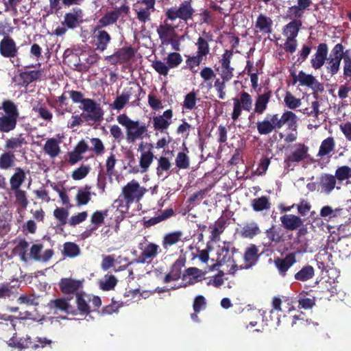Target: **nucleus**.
Wrapping results in <instances>:
<instances>
[{"mask_svg":"<svg viewBox=\"0 0 351 351\" xmlns=\"http://www.w3.org/2000/svg\"><path fill=\"white\" fill-rule=\"evenodd\" d=\"M117 122L125 128V138L128 144H134L143 141L148 135L145 123L138 120L131 119L126 114H121L117 117Z\"/></svg>","mask_w":351,"mask_h":351,"instance_id":"obj_1","label":"nucleus"},{"mask_svg":"<svg viewBox=\"0 0 351 351\" xmlns=\"http://www.w3.org/2000/svg\"><path fill=\"white\" fill-rule=\"evenodd\" d=\"M145 192V188L141 186L138 181L132 180L122 188L121 193L119 198L114 201V204L118 208L122 207L128 210L130 205L138 202Z\"/></svg>","mask_w":351,"mask_h":351,"instance_id":"obj_2","label":"nucleus"},{"mask_svg":"<svg viewBox=\"0 0 351 351\" xmlns=\"http://www.w3.org/2000/svg\"><path fill=\"white\" fill-rule=\"evenodd\" d=\"M153 149L154 146L152 143L143 141L140 143L137 148V151L140 154L138 156V165L133 167V165L135 163L133 157L128 162L129 167H132L133 172L144 173L149 170L155 158Z\"/></svg>","mask_w":351,"mask_h":351,"instance_id":"obj_3","label":"nucleus"},{"mask_svg":"<svg viewBox=\"0 0 351 351\" xmlns=\"http://www.w3.org/2000/svg\"><path fill=\"white\" fill-rule=\"evenodd\" d=\"M195 10L192 8L191 2L185 1L182 2L178 7H172L169 8L165 12V16L171 22H174L178 19L180 21V27H183L186 22L191 19Z\"/></svg>","mask_w":351,"mask_h":351,"instance_id":"obj_4","label":"nucleus"},{"mask_svg":"<svg viewBox=\"0 0 351 351\" xmlns=\"http://www.w3.org/2000/svg\"><path fill=\"white\" fill-rule=\"evenodd\" d=\"M231 249L234 250L230 243L225 242L219 245L217 250V261L219 265H226V271L233 274L239 269V267L232 259L233 252H230Z\"/></svg>","mask_w":351,"mask_h":351,"instance_id":"obj_5","label":"nucleus"},{"mask_svg":"<svg viewBox=\"0 0 351 351\" xmlns=\"http://www.w3.org/2000/svg\"><path fill=\"white\" fill-rule=\"evenodd\" d=\"M231 118L234 122L237 121L241 114L242 110L250 112L252 107V98L247 92H241L239 97H234Z\"/></svg>","mask_w":351,"mask_h":351,"instance_id":"obj_6","label":"nucleus"},{"mask_svg":"<svg viewBox=\"0 0 351 351\" xmlns=\"http://www.w3.org/2000/svg\"><path fill=\"white\" fill-rule=\"evenodd\" d=\"M139 249L141 252L139 256L134 260L131 263H148L155 258L158 254L160 247L154 243H141Z\"/></svg>","mask_w":351,"mask_h":351,"instance_id":"obj_7","label":"nucleus"},{"mask_svg":"<svg viewBox=\"0 0 351 351\" xmlns=\"http://www.w3.org/2000/svg\"><path fill=\"white\" fill-rule=\"evenodd\" d=\"M180 27V24H174L173 22H171L170 19L167 17L165 21L158 27L157 34L158 37L163 45H167V41L171 39L172 38H177L178 34L176 29Z\"/></svg>","mask_w":351,"mask_h":351,"instance_id":"obj_8","label":"nucleus"},{"mask_svg":"<svg viewBox=\"0 0 351 351\" xmlns=\"http://www.w3.org/2000/svg\"><path fill=\"white\" fill-rule=\"evenodd\" d=\"M296 83L315 91L323 89L322 84L313 75L308 74L303 71H300L297 75H293V84Z\"/></svg>","mask_w":351,"mask_h":351,"instance_id":"obj_9","label":"nucleus"},{"mask_svg":"<svg viewBox=\"0 0 351 351\" xmlns=\"http://www.w3.org/2000/svg\"><path fill=\"white\" fill-rule=\"evenodd\" d=\"M143 93V89L138 85H136L134 87H130L128 89L124 90V91L114 99L113 103L111 104L112 108L121 110H122L125 104L129 101L132 95L136 94V100H140V95Z\"/></svg>","mask_w":351,"mask_h":351,"instance_id":"obj_10","label":"nucleus"},{"mask_svg":"<svg viewBox=\"0 0 351 351\" xmlns=\"http://www.w3.org/2000/svg\"><path fill=\"white\" fill-rule=\"evenodd\" d=\"M232 56V51L226 50L219 60L220 66L217 71L219 73L221 78L224 80H230L233 77L234 68L230 66Z\"/></svg>","mask_w":351,"mask_h":351,"instance_id":"obj_11","label":"nucleus"},{"mask_svg":"<svg viewBox=\"0 0 351 351\" xmlns=\"http://www.w3.org/2000/svg\"><path fill=\"white\" fill-rule=\"evenodd\" d=\"M82 109L87 113L86 116V119L96 121L102 118L103 110L100 104H97L91 99H86L83 101Z\"/></svg>","mask_w":351,"mask_h":351,"instance_id":"obj_12","label":"nucleus"},{"mask_svg":"<svg viewBox=\"0 0 351 351\" xmlns=\"http://www.w3.org/2000/svg\"><path fill=\"white\" fill-rule=\"evenodd\" d=\"M173 116V110L168 109L162 114L154 117L152 123L154 130L163 132L167 130L172 123Z\"/></svg>","mask_w":351,"mask_h":351,"instance_id":"obj_13","label":"nucleus"},{"mask_svg":"<svg viewBox=\"0 0 351 351\" xmlns=\"http://www.w3.org/2000/svg\"><path fill=\"white\" fill-rule=\"evenodd\" d=\"M84 280H77L71 278H62L59 282L61 291L64 294H73L82 288Z\"/></svg>","mask_w":351,"mask_h":351,"instance_id":"obj_14","label":"nucleus"},{"mask_svg":"<svg viewBox=\"0 0 351 351\" xmlns=\"http://www.w3.org/2000/svg\"><path fill=\"white\" fill-rule=\"evenodd\" d=\"M52 341L46 337H36V339H32L29 336L21 338V343L19 344L23 348H29L36 350L38 348H43L46 346H51Z\"/></svg>","mask_w":351,"mask_h":351,"instance_id":"obj_15","label":"nucleus"},{"mask_svg":"<svg viewBox=\"0 0 351 351\" xmlns=\"http://www.w3.org/2000/svg\"><path fill=\"white\" fill-rule=\"evenodd\" d=\"M308 147L303 144L295 145L285 162L288 166L292 162H298L307 158Z\"/></svg>","mask_w":351,"mask_h":351,"instance_id":"obj_16","label":"nucleus"},{"mask_svg":"<svg viewBox=\"0 0 351 351\" xmlns=\"http://www.w3.org/2000/svg\"><path fill=\"white\" fill-rule=\"evenodd\" d=\"M0 53L4 58H14L18 54L15 41L10 36H5L0 42Z\"/></svg>","mask_w":351,"mask_h":351,"instance_id":"obj_17","label":"nucleus"},{"mask_svg":"<svg viewBox=\"0 0 351 351\" xmlns=\"http://www.w3.org/2000/svg\"><path fill=\"white\" fill-rule=\"evenodd\" d=\"M93 31L96 49L99 51H104L107 49L108 45L110 43V35L106 31L97 27H95Z\"/></svg>","mask_w":351,"mask_h":351,"instance_id":"obj_18","label":"nucleus"},{"mask_svg":"<svg viewBox=\"0 0 351 351\" xmlns=\"http://www.w3.org/2000/svg\"><path fill=\"white\" fill-rule=\"evenodd\" d=\"M134 56V51L131 47H123L119 49L111 56L106 57V60L112 64L123 63L128 62Z\"/></svg>","mask_w":351,"mask_h":351,"instance_id":"obj_19","label":"nucleus"},{"mask_svg":"<svg viewBox=\"0 0 351 351\" xmlns=\"http://www.w3.org/2000/svg\"><path fill=\"white\" fill-rule=\"evenodd\" d=\"M257 130L261 135H266L272 132L276 128L278 129V114L271 115L269 118L267 117L257 123Z\"/></svg>","mask_w":351,"mask_h":351,"instance_id":"obj_20","label":"nucleus"},{"mask_svg":"<svg viewBox=\"0 0 351 351\" xmlns=\"http://www.w3.org/2000/svg\"><path fill=\"white\" fill-rule=\"evenodd\" d=\"M76 302L79 307H96L101 304L99 297L83 291L76 293Z\"/></svg>","mask_w":351,"mask_h":351,"instance_id":"obj_21","label":"nucleus"},{"mask_svg":"<svg viewBox=\"0 0 351 351\" xmlns=\"http://www.w3.org/2000/svg\"><path fill=\"white\" fill-rule=\"evenodd\" d=\"M328 46L326 43H321L318 45L315 53L311 60L312 67L317 70L320 69L325 63L328 55Z\"/></svg>","mask_w":351,"mask_h":351,"instance_id":"obj_22","label":"nucleus"},{"mask_svg":"<svg viewBox=\"0 0 351 351\" xmlns=\"http://www.w3.org/2000/svg\"><path fill=\"white\" fill-rule=\"evenodd\" d=\"M273 21L265 14H260L254 23L255 32L269 34L272 32Z\"/></svg>","mask_w":351,"mask_h":351,"instance_id":"obj_23","label":"nucleus"},{"mask_svg":"<svg viewBox=\"0 0 351 351\" xmlns=\"http://www.w3.org/2000/svg\"><path fill=\"white\" fill-rule=\"evenodd\" d=\"M82 22V10L80 8H74L71 12L65 14L63 24L69 28L73 29Z\"/></svg>","mask_w":351,"mask_h":351,"instance_id":"obj_24","label":"nucleus"},{"mask_svg":"<svg viewBox=\"0 0 351 351\" xmlns=\"http://www.w3.org/2000/svg\"><path fill=\"white\" fill-rule=\"evenodd\" d=\"M283 228L287 230H295L303 224V220L299 216L293 214H285L280 217Z\"/></svg>","mask_w":351,"mask_h":351,"instance_id":"obj_25","label":"nucleus"},{"mask_svg":"<svg viewBox=\"0 0 351 351\" xmlns=\"http://www.w3.org/2000/svg\"><path fill=\"white\" fill-rule=\"evenodd\" d=\"M204 37L199 36L195 43L197 47L196 54L204 58L210 53L209 41L213 40V36L209 33L204 32Z\"/></svg>","mask_w":351,"mask_h":351,"instance_id":"obj_26","label":"nucleus"},{"mask_svg":"<svg viewBox=\"0 0 351 351\" xmlns=\"http://www.w3.org/2000/svg\"><path fill=\"white\" fill-rule=\"evenodd\" d=\"M337 179L335 176L325 173L320 178L319 186L322 191L326 194H329L336 188L337 190L341 189L340 186H336Z\"/></svg>","mask_w":351,"mask_h":351,"instance_id":"obj_27","label":"nucleus"},{"mask_svg":"<svg viewBox=\"0 0 351 351\" xmlns=\"http://www.w3.org/2000/svg\"><path fill=\"white\" fill-rule=\"evenodd\" d=\"M204 272L197 267H189L182 275V280L189 285H193L202 280Z\"/></svg>","mask_w":351,"mask_h":351,"instance_id":"obj_28","label":"nucleus"},{"mask_svg":"<svg viewBox=\"0 0 351 351\" xmlns=\"http://www.w3.org/2000/svg\"><path fill=\"white\" fill-rule=\"evenodd\" d=\"M296 262L295 254L290 253L284 258H278L275 261V265L280 274L285 276L287 270Z\"/></svg>","mask_w":351,"mask_h":351,"instance_id":"obj_29","label":"nucleus"},{"mask_svg":"<svg viewBox=\"0 0 351 351\" xmlns=\"http://www.w3.org/2000/svg\"><path fill=\"white\" fill-rule=\"evenodd\" d=\"M61 312L65 313L68 316L60 315L62 319H83L89 314L92 311L90 308H58Z\"/></svg>","mask_w":351,"mask_h":351,"instance_id":"obj_30","label":"nucleus"},{"mask_svg":"<svg viewBox=\"0 0 351 351\" xmlns=\"http://www.w3.org/2000/svg\"><path fill=\"white\" fill-rule=\"evenodd\" d=\"M259 250L257 246L254 244L250 245L244 252L243 258L246 263L245 267H239V269L248 268L254 265L258 258Z\"/></svg>","mask_w":351,"mask_h":351,"instance_id":"obj_31","label":"nucleus"},{"mask_svg":"<svg viewBox=\"0 0 351 351\" xmlns=\"http://www.w3.org/2000/svg\"><path fill=\"white\" fill-rule=\"evenodd\" d=\"M60 143V141L53 138L47 139L43 147L44 152L52 158L57 157L61 151Z\"/></svg>","mask_w":351,"mask_h":351,"instance_id":"obj_32","label":"nucleus"},{"mask_svg":"<svg viewBox=\"0 0 351 351\" xmlns=\"http://www.w3.org/2000/svg\"><path fill=\"white\" fill-rule=\"evenodd\" d=\"M95 194L91 192V186L86 185L78 189L75 199L77 206H83L87 204L91 199V196Z\"/></svg>","mask_w":351,"mask_h":351,"instance_id":"obj_33","label":"nucleus"},{"mask_svg":"<svg viewBox=\"0 0 351 351\" xmlns=\"http://www.w3.org/2000/svg\"><path fill=\"white\" fill-rule=\"evenodd\" d=\"M32 111L37 114V117L43 119L47 123L51 122L53 113L46 108L44 104L40 102L34 104Z\"/></svg>","mask_w":351,"mask_h":351,"instance_id":"obj_34","label":"nucleus"},{"mask_svg":"<svg viewBox=\"0 0 351 351\" xmlns=\"http://www.w3.org/2000/svg\"><path fill=\"white\" fill-rule=\"evenodd\" d=\"M271 97V92L269 90L259 95L255 102L254 112L257 114H263L267 108Z\"/></svg>","mask_w":351,"mask_h":351,"instance_id":"obj_35","label":"nucleus"},{"mask_svg":"<svg viewBox=\"0 0 351 351\" xmlns=\"http://www.w3.org/2000/svg\"><path fill=\"white\" fill-rule=\"evenodd\" d=\"M25 179L26 173L25 171L20 167L16 168L15 172L10 178V189H20Z\"/></svg>","mask_w":351,"mask_h":351,"instance_id":"obj_36","label":"nucleus"},{"mask_svg":"<svg viewBox=\"0 0 351 351\" xmlns=\"http://www.w3.org/2000/svg\"><path fill=\"white\" fill-rule=\"evenodd\" d=\"M171 167L170 160L165 156L158 159L156 174L160 178H166L169 176V171Z\"/></svg>","mask_w":351,"mask_h":351,"instance_id":"obj_37","label":"nucleus"},{"mask_svg":"<svg viewBox=\"0 0 351 351\" xmlns=\"http://www.w3.org/2000/svg\"><path fill=\"white\" fill-rule=\"evenodd\" d=\"M343 209L341 208H333L330 206H324L319 211V215L326 221H331L332 219L341 216Z\"/></svg>","mask_w":351,"mask_h":351,"instance_id":"obj_38","label":"nucleus"},{"mask_svg":"<svg viewBox=\"0 0 351 351\" xmlns=\"http://www.w3.org/2000/svg\"><path fill=\"white\" fill-rule=\"evenodd\" d=\"M301 26V21L293 20L285 26L282 34L286 38H296Z\"/></svg>","mask_w":351,"mask_h":351,"instance_id":"obj_39","label":"nucleus"},{"mask_svg":"<svg viewBox=\"0 0 351 351\" xmlns=\"http://www.w3.org/2000/svg\"><path fill=\"white\" fill-rule=\"evenodd\" d=\"M261 232L258 223L251 221L244 224L241 230V234L243 238L252 239Z\"/></svg>","mask_w":351,"mask_h":351,"instance_id":"obj_40","label":"nucleus"},{"mask_svg":"<svg viewBox=\"0 0 351 351\" xmlns=\"http://www.w3.org/2000/svg\"><path fill=\"white\" fill-rule=\"evenodd\" d=\"M182 232L181 231H176L165 234L163 237L162 245L165 250H167L169 247L176 245L181 241Z\"/></svg>","mask_w":351,"mask_h":351,"instance_id":"obj_41","label":"nucleus"},{"mask_svg":"<svg viewBox=\"0 0 351 351\" xmlns=\"http://www.w3.org/2000/svg\"><path fill=\"white\" fill-rule=\"evenodd\" d=\"M298 121L296 114L292 111H285L280 118L278 116V129L281 128L285 123H288L290 127H295Z\"/></svg>","mask_w":351,"mask_h":351,"instance_id":"obj_42","label":"nucleus"},{"mask_svg":"<svg viewBox=\"0 0 351 351\" xmlns=\"http://www.w3.org/2000/svg\"><path fill=\"white\" fill-rule=\"evenodd\" d=\"M18 118L2 115L0 117V132H9L13 130L16 125Z\"/></svg>","mask_w":351,"mask_h":351,"instance_id":"obj_43","label":"nucleus"},{"mask_svg":"<svg viewBox=\"0 0 351 351\" xmlns=\"http://www.w3.org/2000/svg\"><path fill=\"white\" fill-rule=\"evenodd\" d=\"M252 207L256 212L269 210L271 208L269 198L267 196L255 198L252 200Z\"/></svg>","mask_w":351,"mask_h":351,"instance_id":"obj_44","label":"nucleus"},{"mask_svg":"<svg viewBox=\"0 0 351 351\" xmlns=\"http://www.w3.org/2000/svg\"><path fill=\"white\" fill-rule=\"evenodd\" d=\"M335 147V141L332 137H328L324 139L319 147L317 156L324 157L331 153Z\"/></svg>","mask_w":351,"mask_h":351,"instance_id":"obj_45","label":"nucleus"},{"mask_svg":"<svg viewBox=\"0 0 351 351\" xmlns=\"http://www.w3.org/2000/svg\"><path fill=\"white\" fill-rule=\"evenodd\" d=\"M119 16V13L117 11H112L106 13L99 21L97 25L95 26L99 28H103L114 23Z\"/></svg>","mask_w":351,"mask_h":351,"instance_id":"obj_46","label":"nucleus"},{"mask_svg":"<svg viewBox=\"0 0 351 351\" xmlns=\"http://www.w3.org/2000/svg\"><path fill=\"white\" fill-rule=\"evenodd\" d=\"M0 109L4 111L5 114L3 115L16 118L19 116L16 105L11 100H4Z\"/></svg>","mask_w":351,"mask_h":351,"instance_id":"obj_47","label":"nucleus"},{"mask_svg":"<svg viewBox=\"0 0 351 351\" xmlns=\"http://www.w3.org/2000/svg\"><path fill=\"white\" fill-rule=\"evenodd\" d=\"M25 144H26L25 139L22 134H20L16 137L7 139L5 144V148L9 150H16L22 147Z\"/></svg>","mask_w":351,"mask_h":351,"instance_id":"obj_48","label":"nucleus"},{"mask_svg":"<svg viewBox=\"0 0 351 351\" xmlns=\"http://www.w3.org/2000/svg\"><path fill=\"white\" fill-rule=\"evenodd\" d=\"M108 215V210H97L90 217V223L93 226L92 230H97L104 222Z\"/></svg>","mask_w":351,"mask_h":351,"instance_id":"obj_49","label":"nucleus"},{"mask_svg":"<svg viewBox=\"0 0 351 351\" xmlns=\"http://www.w3.org/2000/svg\"><path fill=\"white\" fill-rule=\"evenodd\" d=\"M285 106L291 110H295L302 105V99L295 97L291 92L287 91L284 96Z\"/></svg>","mask_w":351,"mask_h":351,"instance_id":"obj_50","label":"nucleus"},{"mask_svg":"<svg viewBox=\"0 0 351 351\" xmlns=\"http://www.w3.org/2000/svg\"><path fill=\"white\" fill-rule=\"evenodd\" d=\"M117 279L113 275H105L99 282V288L103 291H110L114 288Z\"/></svg>","mask_w":351,"mask_h":351,"instance_id":"obj_51","label":"nucleus"},{"mask_svg":"<svg viewBox=\"0 0 351 351\" xmlns=\"http://www.w3.org/2000/svg\"><path fill=\"white\" fill-rule=\"evenodd\" d=\"M335 176L339 183L351 178V167L346 165L339 167L335 171Z\"/></svg>","mask_w":351,"mask_h":351,"instance_id":"obj_52","label":"nucleus"},{"mask_svg":"<svg viewBox=\"0 0 351 351\" xmlns=\"http://www.w3.org/2000/svg\"><path fill=\"white\" fill-rule=\"evenodd\" d=\"M314 276V269L312 266L307 265L302 268L295 274V278L300 281H306Z\"/></svg>","mask_w":351,"mask_h":351,"instance_id":"obj_53","label":"nucleus"},{"mask_svg":"<svg viewBox=\"0 0 351 351\" xmlns=\"http://www.w3.org/2000/svg\"><path fill=\"white\" fill-rule=\"evenodd\" d=\"M197 100V93L195 91H191L185 95L182 106L183 108L191 110L195 108Z\"/></svg>","mask_w":351,"mask_h":351,"instance_id":"obj_54","label":"nucleus"},{"mask_svg":"<svg viewBox=\"0 0 351 351\" xmlns=\"http://www.w3.org/2000/svg\"><path fill=\"white\" fill-rule=\"evenodd\" d=\"M11 191L14 192L16 204L19 205L22 208H26L28 205L26 192L21 189H12Z\"/></svg>","mask_w":351,"mask_h":351,"instance_id":"obj_55","label":"nucleus"},{"mask_svg":"<svg viewBox=\"0 0 351 351\" xmlns=\"http://www.w3.org/2000/svg\"><path fill=\"white\" fill-rule=\"evenodd\" d=\"M199 75L202 78L204 83L207 84V86L209 88L212 87V83L211 81L215 77L216 74L213 69L210 67L206 66L204 67L200 73Z\"/></svg>","mask_w":351,"mask_h":351,"instance_id":"obj_56","label":"nucleus"},{"mask_svg":"<svg viewBox=\"0 0 351 351\" xmlns=\"http://www.w3.org/2000/svg\"><path fill=\"white\" fill-rule=\"evenodd\" d=\"M80 249L79 246L74 243H65L64 244L63 254L65 256L73 258L80 254Z\"/></svg>","mask_w":351,"mask_h":351,"instance_id":"obj_57","label":"nucleus"},{"mask_svg":"<svg viewBox=\"0 0 351 351\" xmlns=\"http://www.w3.org/2000/svg\"><path fill=\"white\" fill-rule=\"evenodd\" d=\"M341 61V59L329 56V58L326 59V69L328 72L332 75L337 73L339 70Z\"/></svg>","mask_w":351,"mask_h":351,"instance_id":"obj_58","label":"nucleus"},{"mask_svg":"<svg viewBox=\"0 0 351 351\" xmlns=\"http://www.w3.org/2000/svg\"><path fill=\"white\" fill-rule=\"evenodd\" d=\"M14 162V155L10 152H5L0 156V169H8L12 167Z\"/></svg>","mask_w":351,"mask_h":351,"instance_id":"obj_59","label":"nucleus"},{"mask_svg":"<svg viewBox=\"0 0 351 351\" xmlns=\"http://www.w3.org/2000/svg\"><path fill=\"white\" fill-rule=\"evenodd\" d=\"M167 63L170 69L178 67L182 62V56L177 52L169 53L166 58Z\"/></svg>","mask_w":351,"mask_h":351,"instance_id":"obj_60","label":"nucleus"},{"mask_svg":"<svg viewBox=\"0 0 351 351\" xmlns=\"http://www.w3.org/2000/svg\"><path fill=\"white\" fill-rule=\"evenodd\" d=\"M204 58L196 54L189 56L186 60V64L192 72H197V68L203 61Z\"/></svg>","mask_w":351,"mask_h":351,"instance_id":"obj_61","label":"nucleus"},{"mask_svg":"<svg viewBox=\"0 0 351 351\" xmlns=\"http://www.w3.org/2000/svg\"><path fill=\"white\" fill-rule=\"evenodd\" d=\"M175 163L178 169H188L190 165L189 157L184 152H178L175 159Z\"/></svg>","mask_w":351,"mask_h":351,"instance_id":"obj_62","label":"nucleus"},{"mask_svg":"<svg viewBox=\"0 0 351 351\" xmlns=\"http://www.w3.org/2000/svg\"><path fill=\"white\" fill-rule=\"evenodd\" d=\"M90 171V167L89 165H82L72 172L71 178L74 180H80L84 178Z\"/></svg>","mask_w":351,"mask_h":351,"instance_id":"obj_63","label":"nucleus"},{"mask_svg":"<svg viewBox=\"0 0 351 351\" xmlns=\"http://www.w3.org/2000/svg\"><path fill=\"white\" fill-rule=\"evenodd\" d=\"M152 68L160 75L167 76L170 68L167 63L161 60H154L152 63Z\"/></svg>","mask_w":351,"mask_h":351,"instance_id":"obj_64","label":"nucleus"}]
</instances>
